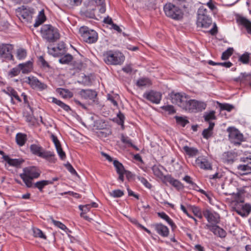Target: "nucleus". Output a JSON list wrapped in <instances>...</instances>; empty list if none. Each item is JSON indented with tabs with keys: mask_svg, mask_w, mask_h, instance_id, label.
Listing matches in <instances>:
<instances>
[{
	"mask_svg": "<svg viewBox=\"0 0 251 251\" xmlns=\"http://www.w3.org/2000/svg\"><path fill=\"white\" fill-rule=\"evenodd\" d=\"M242 193L243 194L242 192ZM244 202V199L241 196V192H238L236 195V199L232 208L238 215L246 217L251 212V205L249 203L243 204Z\"/></svg>",
	"mask_w": 251,
	"mask_h": 251,
	"instance_id": "1",
	"label": "nucleus"
},
{
	"mask_svg": "<svg viewBox=\"0 0 251 251\" xmlns=\"http://www.w3.org/2000/svg\"><path fill=\"white\" fill-rule=\"evenodd\" d=\"M41 171L35 167L30 166L23 169V173L20 175V177L23 179L25 185L28 188L32 186V180L37 178L40 176Z\"/></svg>",
	"mask_w": 251,
	"mask_h": 251,
	"instance_id": "2",
	"label": "nucleus"
},
{
	"mask_svg": "<svg viewBox=\"0 0 251 251\" xmlns=\"http://www.w3.org/2000/svg\"><path fill=\"white\" fill-rule=\"evenodd\" d=\"M41 33L43 38L50 43L56 42L60 37L58 29L51 25H43L41 28Z\"/></svg>",
	"mask_w": 251,
	"mask_h": 251,
	"instance_id": "3",
	"label": "nucleus"
},
{
	"mask_svg": "<svg viewBox=\"0 0 251 251\" xmlns=\"http://www.w3.org/2000/svg\"><path fill=\"white\" fill-rule=\"evenodd\" d=\"M103 60L108 65H120L125 60L124 55L120 52L108 50L103 53Z\"/></svg>",
	"mask_w": 251,
	"mask_h": 251,
	"instance_id": "4",
	"label": "nucleus"
},
{
	"mask_svg": "<svg viewBox=\"0 0 251 251\" xmlns=\"http://www.w3.org/2000/svg\"><path fill=\"white\" fill-rule=\"evenodd\" d=\"M165 15L172 19L180 20L183 18V13L178 6L172 3H167L164 6Z\"/></svg>",
	"mask_w": 251,
	"mask_h": 251,
	"instance_id": "5",
	"label": "nucleus"
},
{
	"mask_svg": "<svg viewBox=\"0 0 251 251\" xmlns=\"http://www.w3.org/2000/svg\"><path fill=\"white\" fill-rule=\"evenodd\" d=\"M207 11L203 7H201L198 11L197 25L198 27L208 28L212 25V19L207 14Z\"/></svg>",
	"mask_w": 251,
	"mask_h": 251,
	"instance_id": "6",
	"label": "nucleus"
},
{
	"mask_svg": "<svg viewBox=\"0 0 251 251\" xmlns=\"http://www.w3.org/2000/svg\"><path fill=\"white\" fill-rule=\"evenodd\" d=\"M79 33L83 40L86 43L92 44L98 40V33L94 30L90 29L88 27H81L79 29Z\"/></svg>",
	"mask_w": 251,
	"mask_h": 251,
	"instance_id": "7",
	"label": "nucleus"
},
{
	"mask_svg": "<svg viewBox=\"0 0 251 251\" xmlns=\"http://www.w3.org/2000/svg\"><path fill=\"white\" fill-rule=\"evenodd\" d=\"M228 132V137L231 143L235 145L239 146L243 141V135L236 128L233 127H229L227 129Z\"/></svg>",
	"mask_w": 251,
	"mask_h": 251,
	"instance_id": "8",
	"label": "nucleus"
},
{
	"mask_svg": "<svg viewBox=\"0 0 251 251\" xmlns=\"http://www.w3.org/2000/svg\"><path fill=\"white\" fill-rule=\"evenodd\" d=\"M14 46L10 44H0V58L7 60H13L12 51Z\"/></svg>",
	"mask_w": 251,
	"mask_h": 251,
	"instance_id": "9",
	"label": "nucleus"
},
{
	"mask_svg": "<svg viewBox=\"0 0 251 251\" xmlns=\"http://www.w3.org/2000/svg\"><path fill=\"white\" fill-rule=\"evenodd\" d=\"M206 107V104L205 102L190 99L186 111L196 113L202 111Z\"/></svg>",
	"mask_w": 251,
	"mask_h": 251,
	"instance_id": "10",
	"label": "nucleus"
},
{
	"mask_svg": "<svg viewBox=\"0 0 251 251\" xmlns=\"http://www.w3.org/2000/svg\"><path fill=\"white\" fill-rule=\"evenodd\" d=\"M241 161L244 162V164L238 165L237 167V170L241 175H247L251 173V158L242 157L240 159Z\"/></svg>",
	"mask_w": 251,
	"mask_h": 251,
	"instance_id": "11",
	"label": "nucleus"
},
{
	"mask_svg": "<svg viewBox=\"0 0 251 251\" xmlns=\"http://www.w3.org/2000/svg\"><path fill=\"white\" fill-rule=\"evenodd\" d=\"M202 214L209 223L206 225H217L220 223V217L216 212L213 213L209 210L206 209L203 211Z\"/></svg>",
	"mask_w": 251,
	"mask_h": 251,
	"instance_id": "12",
	"label": "nucleus"
},
{
	"mask_svg": "<svg viewBox=\"0 0 251 251\" xmlns=\"http://www.w3.org/2000/svg\"><path fill=\"white\" fill-rule=\"evenodd\" d=\"M143 97L153 103L158 104L161 100L162 94L159 92L151 90L146 92Z\"/></svg>",
	"mask_w": 251,
	"mask_h": 251,
	"instance_id": "13",
	"label": "nucleus"
},
{
	"mask_svg": "<svg viewBox=\"0 0 251 251\" xmlns=\"http://www.w3.org/2000/svg\"><path fill=\"white\" fill-rule=\"evenodd\" d=\"M18 12L20 18H22L25 21L29 22L31 20L34 11L33 8L23 6L22 8H18Z\"/></svg>",
	"mask_w": 251,
	"mask_h": 251,
	"instance_id": "14",
	"label": "nucleus"
},
{
	"mask_svg": "<svg viewBox=\"0 0 251 251\" xmlns=\"http://www.w3.org/2000/svg\"><path fill=\"white\" fill-rule=\"evenodd\" d=\"M30 150L33 154L42 158H48L51 155L49 152L44 150L43 148L39 145H31L30 146Z\"/></svg>",
	"mask_w": 251,
	"mask_h": 251,
	"instance_id": "15",
	"label": "nucleus"
},
{
	"mask_svg": "<svg viewBox=\"0 0 251 251\" xmlns=\"http://www.w3.org/2000/svg\"><path fill=\"white\" fill-rule=\"evenodd\" d=\"M205 228L209 229L213 234L221 238L226 237V232L218 225H205Z\"/></svg>",
	"mask_w": 251,
	"mask_h": 251,
	"instance_id": "16",
	"label": "nucleus"
},
{
	"mask_svg": "<svg viewBox=\"0 0 251 251\" xmlns=\"http://www.w3.org/2000/svg\"><path fill=\"white\" fill-rule=\"evenodd\" d=\"M196 164L201 169L204 170H211L212 165L209 163L207 158L203 156L198 157L196 159Z\"/></svg>",
	"mask_w": 251,
	"mask_h": 251,
	"instance_id": "17",
	"label": "nucleus"
},
{
	"mask_svg": "<svg viewBox=\"0 0 251 251\" xmlns=\"http://www.w3.org/2000/svg\"><path fill=\"white\" fill-rule=\"evenodd\" d=\"M157 233L160 236L166 237L169 234V230L167 226L161 223H157L152 225Z\"/></svg>",
	"mask_w": 251,
	"mask_h": 251,
	"instance_id": "18",
	"label": "nucleus"
},
{
	"mask_svg": "<svg viewBox=\"0 0 251 251\" xmlns=\"http://www.w3.org/2000/svg\"><path fill=\"white\" fill-rule=\"evenodd\" d=\"M95 10L96 8L94 7H91L90 6L87 8H82L80 11V14L83 17L96 19L95 14Z\"/></svg>",
	"mask_w": 251,
	"mask_h": 251,
	"instance_id": "19",
	"label": "nucleus"
},
{
	"mask_svg": "<svg viewBox=\"0 0 251 251\" xmlns=\"http://www.w3.org/2000/svg\"><path fill=\"white\" fill-rule=\"evenodd\" d=\"M81 96L85 99H89L94 100L97 96V93L96 91L92 89H82L80 92Z\"/></svg>",
	"mask_w": 251,
	"mask_h": 251,
	"instance_id": "20",
	"label": "nucleus"
},
{
	"mask_svg": "<svg viewBox=\"0 0 251 251\" xmlns=\"http://www.w3.org/2000/svg\"><path fill=\"white\" fill-rule=\"evenodd\" d=\"M237 157V154L234 152L226 151L222 154V159L224 162L227 164H232Z\"/></svg>",
	"mask_w": 251,
	"mask_h": 251,
	"instance_id": "21",
	"label": "nucleus"
},
{
	"mask_svg": "<svg viewBox=\"0 0 251 251\" xmlns=\"http://www.w3.org/2000/svg\"><path fill=\"white\" fill-rule=\"evenodd\" d=\"M237 22L246 29L248 33L251 34V22L249 20L240 16L237 18Z\"/></svg>",
	"mask_w": 251,
	"mask_h": 251,
	"instance_id": "22",
	"label": "nucleus"
},
{
	"mask_svg": "<svg viewBox=\"0 0 251 251\" xmlns=\"http://www.w3.org/2000/svg\"><path fill=\"white\" fill-rule=\"evenodd\" d=\"M3 159L10 166L16 168H20L21 164L24 162L23 159H12L9 156H4L3 157Z\"/></svg>",
	"mask_w": 251,
	"mask_h": 251,
	"instance_id": "23",
	"label": "nucleus"
},
{
	"mask_svg": "<svg viewBox=\"0 0 251 251\" xmlns=\"http://www.w3.org/2000/svg\"><path fill=\"white\" fill-rule=\"evenodd\" d=\"M165 179L170 184L178 190H182L184 188V186L180 181L177 179H175L170 176H166Z\"/></svg>",
	"mask_w": 251,
	"mask_h": 251,
	"instance_id": "24",
	"label": "nucleus"
},
{
	"mask_svg": "<svg viewBox=\"0 0 251 251\" xmlns=\"http://www.w3.org/2000/svg\"><path fill=\"white\" fill-rule=\"evenodd\" d=\"M22 73L26 74L31 72L33 68V63L31 61H28L24 63H20L18 65Z\"/></svg>",
	"mask_w": 251,
	"mask_h": 251,
	"instance_id": "25",
	"label": "nucleus"
},
{
	"mask_svg": "<svg viewBox=\"0 0 251 251\" xmlns=\"http://www.w3.org/2000/svg\"><path fill=\"white\" fill-rule=\"evenodd\" d=\"M32 82H31V84L30 86L33 89H38L39 90L42 91L47 88V85L46 84L41 82L36 77L32 76Z\"/></svg>",
	"mask_w": 251,
	"mask_h": 251,
	"instance_id": "26",
	"label": "nucleus"
},
{
	"mask_svg": "<svg viewBox=\"0 0 251 251\" xmlns=\"http://www.w3.org/2000/svg\"><path fill=\"white\" fill-rule=\"evenodd\" d=\"M181 97L182 98L179 99L180 102H179L178 106L186 111L190 99V97L184 93H182Z\"/></svg>",
	"mask_w": 251,
	"mask_h": 251,
	"instance_id": "27",
	"label": "nucleus"
},
{
	"mask_svg": "<svg viewBox=\"0 0 251 251\" xmlns=\"http://www.w3.org/2000/svg\"><path fill=\"white\" fill-rule=\"evenodd\" d=\"M2 92L11 97V100H13V97L15 98L19 102H21L22 100L18 95L17 92L11 87H8L6 89H4Z\"/></svg>",
	"mask_w": 251,
	"mask_h": 251,
	"instance_id": "28",
	"label": "nucleus"
},
{
	"mask_svg": "<svg viewBox=\"0 0 251 251\" xmlns=\"http://www.w3.org/2000/svg\"><path fill=\"white\" fill-rule=\"evenodd\" d=\"M158 216L165 220L171 226L173 230L176 228V226L172 220L164 212L157 213Z\"/></svg>",
	"mask_w": 251,
	"mask_h": 251,
	"instance_id": "29",
	"label": "nucleus"
},
{
	"mask_svg": "<svg viewBox=\"0 0 251 251\" xmlns=\"http://www.w3.org/2000/svg\"><path fill=\"white\" fill-rule=\"evenodd\" d=\"M26 139V135L24 133H18L16 136V143L20 146H24Z\"/></svg>",
	"mask_w": 251,
	"mask_h": 251,
	"instance_id": "30",
	"label": "nucleus"
},
{
	"mask_svg": "<svg viewBox=\"0 0 251 251\" xmlns=\"http://www.w3.org/2000/svg\"><path fill=\"white\" fill-rule=\"evenodd\" d=\"M52 181H50L49 180H44L41 181H39L36 182L34 184V187L39 189V190L41 192H43V189L45 187V186L52 184Z\"/></svg>",
	"mask_w": 251,
	"mask_h": 251,
	"instance_id": "31",
	"label": "nucleus"
},
{
	"mask_svg": "<svg viewBox=\"0 0 251 251\" xmlns=\"http://www.w3.org/2000/svg\"><path fill=\"white\" fill-rule=\"evenodd\" d=\"M151 80L148 78H141L138 79L136 84L139 87L149 86L151 85Z\"/></svg>",
	"mask_w": 251,
	"mask_h": 251,
	"instance_id": "32",
	"label": "nucleus"
},
{
	"mask_svg": "<svg viewBox=\"0 0 251 251\" xmlns=\"http://www.w3.org/2000/svg\"><path fill=\"white\" fill-rule=\"evenodd\" d=\"M56 91L64 98H71L73 96V93L68 89L59 88L57 89Z\"/></svg>",
	"mask_w": 251,
	"mask_h": 251,
	"instance_id": "33",
	"label": "nucleus"
},
{
	"mask_svg": "<svg viewBox=\"0 0 251 251\" xmlns=\"http://www.w3.org/2000/svg\"><path fill=\"white\" fill-rule=\"evenodd\" d=\"M182 93H175L172 92L170 96L171 100V101L173 103L176 104L178 106L180 98L181 97Z\"/></svg>",
	"mask_w": 251,
	"mask_h": 251,
	"instance_id": "34",
	"label": "nucleus"
},
{
	"mask_svg": "<svg viewBox=\"0 0 251 251\" xmlns=\"http://www.w3.org/2000/svg\"><path fill=\"white\" fill-rule=\"evenodd\" d=\"M183 149L186 153L189 156H195L198 153V150L195 148L189 147L187 146H185L183 147Z\"/></svg>",
	"mask_w": 251,
	"mask_h": 251,
	"instance_id": "35",
	"label": "nucleus"
},
{
	"mask_svg": "<svg viewBox=\"0 0 251 251\" xmlns=\"http://www.w3.org/2000/svg\"><path fill=\"white\" fill-rule=\"evenodd\" d=\"M73 59V57L69 53L62 56L59 60V62L62 64H68Z\"/></svg>",
	"mask_w": 251,
	"mask_h": 251,
	"instance_id": "36",
	"label": "nucleus"
},
{
	"mask_svg": "<svg viewBox=\"0 0 251 251\" xmlns=\"http://www.w3.org/2000/svg\"><path fill=\"white\" fill-rule=\"evenodd\" d=\"M242 82L243 84L249 83L251 87V74L241 73Z\"/></svg>",
	"mask_w": 251,
	"mask_h": 251,
	"instance_id": "37",
	"label": "nucleus"
},
{
	"mask_svg": "<svg viewBox=\"0 0 251 251\" xmlns=\"http://www.w3.org/2000/svg\"><path fill=\"white\" fill-rule=\"evenodd\" d=\"M48 53L54 57H59L60 56H62V53L59 52L57 48L50 47L48 46Z\"/></svg>",
	"mask_w": 251,
	"mask_h": 251,
	"instance_id": "38",
	"label": "nucleus"
},
{
	"mask_svg": "<svg viewBox=\"0 0 251 251\" xmlns=\"http://www.w3.org/2000/svg\"><path fill=\"white\" fill-rule=\"evenodd\" d=\"M175 118L176 120V123L182 127H184L189 123V121L186 118L176 116Z\"/></svg>",
	"mask_w": 251,
	"mask_h": 251,
	"instance_id": "39",
	"label": "nucleus"
},
{
	"mask_svg": "<svg viewBox=\"0 0 251 251\" xmlns=\"http://www.w3.org/2000/svg\"><path fill=\"white\" fill-rule=\"evenodd\" d=\"M233 49L232 48H228L226 50L224 51L222 54L221 59L223 60H227L232 54Z\"/></svg>",
	"mask_w": 251,
	"mask_h": 251,
	"instance_id": "40",
	"label": "nucleus"
},
{
	"mask_svg": "<svg viewBox=\"0 0 251 251\" xmlns=\"http://www.w3.org/2000/svg\"><path fill=\"white\" fill-rule=\"evenodd\" d=\"M219 106L221 110H226L228 112L231 111L233 108L234 106L228 103H221L218 102Z\"/></svg>",
	"mask_w": 251,
	"mask_h": 251,
	"instance_id": "41",
	"label": "nucleus"
},
{
	"mask_svg": "<svg viewBox=\"0 0 251 251\" xmlns=\"http://www.w3.org/2000/svg\"><path fill=\"white\" fill-rule=\"evenodd\" d=\"M33 236L35 237H39L44 239H47V236L44 234L41 230L39 228H33Z\"/></svg>",
	"mask_w": 251,
	"mask_h": 251,
	"instance_id": "42",
	"label": "nucleus"
},
{
	"mask_svg": "<svg viewBox=\"0 0 251 251\" xmlns=\"http://www.w3.org/2000/svg\"><path fill=\"white\" fill-rule=\"evenodd\" d=\"M113 165L114 167L116 168L117 173H120V172H122L125 171V169L123 164L118 160H114L113 161Z\"/></svg>",
	"mask_w": 251,
	"mask_h": 251,
	"instance_id": "43",
	"label": "nucleus"
},
{
	"mask_svg": "<svg viewBox=\"0 0 251 251\" xmlns=\"http://www.w3.org/2000/svg\"><path fill=\"white\" fill-rule=\"evenodd\" d=\"M26 56V51L23 49H19L17 51V57L19 60L24 59Z\"/></svg>",
	"mask_w": 251,
	"mask_h": 251,
	"instance_id": "44",
	"label": "nucleus"
},
{
	"mask_svg": "<svg viewBox=\"0 0 251 251\" xmlns=\"http://www.w3.org/2000/svg\"><path fill=\"white\" fill-rule=\"evenodd\" d=\"M250 58V54L246 52L239 57V60L243 64H248Z\"/></svg>",
	"mask_w": 251,
	"mask_h": 251,
	"instance_id": "45",
	"label": "nucleus"
},
{
	"mask_svg": "<svg viewBox=\"0 0 251 251\" xmlns=\"http://www.w3.org/2000/svg\"><path fill=\"white\" fill-rule=\"evenodd\" d=\"M82 81L81 83L84 85L90 86L92 84L91 79L89 75H83L81 76Z\"/></svg>",
	"mask_w": 251,
	"mask_h": 251,
	"instance_id": "46",
	"label": "nucleus"
},
{
	"mask_svg": "<svg viewBox=\"0 0 251 251\" xmlns=\"http://www.w3.org/2000/svg\"><path fill=\"white\" fill-rule=\"evenodd\" d=\"M109 194L111 196L114 198H120L124 195V192L119 189L114 190L109 192Z\"/></svg>",
	"mask_w": 251,
	"mask_h": 251,
	"instance_id": "47",
	"label": "nucleus"
},
{
	"mask_svg": "<svg viewBox=\"0 0 251 251\" xmlns=\"http://www.w3.org/2000/svg\"><path fill=\"white\" fill-rule=\"evenodd\" d=\"M161 108L168 112L169 114H173L176 112L174 106L172 105H164L161 107Z\"/></svg>",
	"mask_w": 251,
	"mask_h": 251,
	"instance_id": "48",
	"label": "nucleus"
},
{
	"mask_svg": "<svg viewBox=\"0 0 251 251\" xmlns=\"http://www.w3.org/2000/svg\"><path fill=\"white\" fill-rule=\"evenodd\" d=\"M52 222L53 223V224L57 226L58 227L60 228V229L63 230H65V231H66V230H69V229L66 227V226L63 224V223H62L61 222H59V221H55V220L54 219H52Z\"/></svg>",
	"mask_w": 251,
	"mask_h": 251,
	"instance_id": "49",
	"label": "nucleus"
},
{
	"mask_svg": "<svg viewBox=\"0 0 251 251\" xmlns=\"http://www.w3.org/2000/svg\"><path fill=\"white\" fill-rule=\"evenodd\" d=\"M20 68L18 67V65L15 67L12 68L10 71L8 73L9 75L11 77L18 75L20 73Z\"/></svg>",
	"mask_w": 251,
	"mask_h": 251,
	"instance_id": "50",
	"label": "nucleus"
},
{
	"mask_svg": "<svg viewBox=\"0 0 251 251\" xmlns=\"http://www.w3.org/2000/svg\"><path fill=\"white\" fill-rule=\"evenodd\" d=\"M64 166H65L66 168L71 173L72 175L77 176H78V175L77 174L76 171L69 162H68L66 164H64Z\"/></svg>",
	"mask_w": 251,
	"mask_h": 251,
	"instance_id": "51",
	"label": "nucleus"
},
{
	"mask_svg": "<svg viewBox=\"0 0 251 251\" xmlns=\"http://www.w3.org/2000/svg\"><path fill=\"white\" fill-rule=\"evenodd\" d=\"M57 48L59 52L62 53V56L66 52L65 44L63 42H59L58 44Z\"/></svg>",
	"mask_w": 251,
	"mask_h": 251,
	"instance_id": "52",
	"label": "nucleus"
},
{
	"mask_svg": "<svg viewBox=\"0 0 251 251\" xmlns=\"http://www.w3.org/2000/svg\"><path fill=\"white\" fill-rule=\"evenodd\" d=\"M121 139L123 143L126 144L128 147L133 146L132 141L128 137L122 135Z\"/></svg>",
	"mask_w": 251,
	"mask_h": 251,
	"instance_id": "53",
	"label": "nucleus"
},
{
	"mask_svg": "<svg viewBox=\"0 0 251 251\" xmlns=\"http://www.w3.org/2000/svg\"><path fill=\"white\" fill-rule=\"evenodd\" d=\"M204 120L206 122H210V120H214L216 119L215 116V112L212 111L210 113L206 114L204 115Z\"/></svg>",
	"mask_w": 251,
	"mask_h": 251,
	"instance_id": "54",
	"label": "nucleus"
},
{
	"mask_svg": "<svg viewBox=\"0 0 251 251\" xmlns=\"http://www.w3.org/2000/svg\"><path fill=\"white\" fill-rule=\"evenodd\" d=\"M137 179L141 181V182L147 188H151V185L148 181V180L144 177L138 176Z\"/></svg>",
	"mask_w": 251,
	"mask_h": 251,
	"instance_id": "55",
	"label": "nucleus"
},
{
	"mask_svg": "<svg viewBox=\"0 0 251 251\" xmlns=\"http://www.w3.org/2000/svg\"><path fill=\"white\" fill-rule=\"evenodd\" d=\"M56 149L61 159L64 160L66 158V154L63 151L61 146L56 147Z\"/></svg>",
	"mask_w": 251,
	"mask_h": 251,
	"instance_id": "56",
	"label": "nucleus"
},
{
	"mask_svg": "<svg viewBox=\"0 0 251 251\" xmlns=\"http://www.w3.org/2000/svg\"><path fill=\"white\" fill-rule=\"evenodd\" d=\"M213 132L208 130L207 128L204 129L202 133V136L204 138L208 139L212 136Z\"/></svg>",
	"mask_w": 251,
	"mask_h": 251,
	"instance_id": "57",
	"label": "nucleus"
},
{
	"mask_svg": "<svg viewBox=\"0 0 251 251\" xmlns=\"http://www.w3.org/2000/svg\"><path fill=\"white\" fill-rule=\"evenodd\" d=\"M39 62L43 68H49L50 67L48 63L45 60L42 56H40L38 58Z\"/></svg>",
	"mask_w": 251,
	"mask_h": 251,
	"instance_id": "58",
	"label": "nucleus"
},
{
	"mask_svg": "<svg viewBox=\"0 0 251 251\" xmlns=\"http://www.w3.org/2000/svg\"><path fill=\"white\" fill-rule=\"evenodd\" d=\"M183 180L187 183L191 184V186H197V184L192 180V178L189 176H185L183 178Z\"/></svg>",
	"mask_w": 251,
	"mask_h": 251,
	"instance_id": "59",
	"label": "nucleus"
},
{
	"mask_svg": "<svg viewBox=\"0 0 251 251\" xmlns=\"http://www.w3.org/2000/svg\"><path fill=\"white\" fill-rule=\"evenodd\" d=\"M107 97V100L110 101L114 106L118 107V104L117 101L115 100V97L110 94H108Z\"/></svg>",
	"mask_w": 251,
	"mask_h": 251,
	"instance_id": "60",
	"label": "nucleus"
},
{
	"mask_svg": "<svg viewBox=\"0 0 251 251\" xmlns=\"http://www.w3.org/2000/svg\"><path fill=\"white\" fill-rule=\"evenodd\" d=\"M66 194H69L76 199H79L81 198V195L80 194L75 193V192H74L73 191L65 192L63 193H62L61 195H66Z\"/></svg>",
	"mask_w": 251,
	"mask_h": 251,
	"instance_id": "61",
	"label": "nucleus"
},
{
	"mask_svg": "<svg viewBox=\"0 0 251 251\" xmlns=\"http://www.w3.org/2000/svg\"><path fill=\"white\" fill-rule=\"evenodd\" d=\"M90 208V204H86L84 205H80L79 206V209L82 212H84L86 213L87 212L89 211Z\"/></svg>",
	"mask_w": 251,
	"mask_h": 251,
	"instance_id": "62",
	"label": "nucleus"
},
{
	"mask_svg": "<svg viewBox=\"0 0 251 251\" xmlns=\"http://www.w3.org/2000/svg\"><path fill=\"white\" fill-rule=\"evenodd\" d=\"M51 138L52 139V140L56 148V147H59V146L61 145V144H60L59 141L58 140V139H57V137L55 135H54L53 134H51Z\"/></svg>",
	"mask_w": 251,
	"mask_h": 251,
	"instance_id": "63",
	"label": "nucleus"
},
{
	"mask_svg": "<svg viewBox=\"0 0 251 251\" xmlns=\"http://www.w3.org/2000/svg\"><path fill=\"white\" fill-rule=\"evenodd\" d=\"M192 186L194 190L198 191V192H200L201 194L205 195L207 198H209V197L208 195L207 194V193L203 190L199 188V186L197 185V186Z\"/></svg>",
	"mask_w": 251,
	"mask_h": 251,
	"instance_id": "64",
	"label": "nucleus"
}]
</instances>
